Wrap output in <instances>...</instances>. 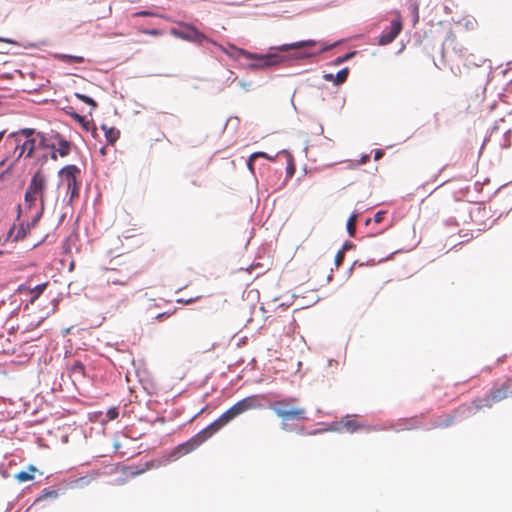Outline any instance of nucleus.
<instances>
[{
  "label": "nucleus",
  "mask_w": 512,
  "mask_h": 512,
  "mask_svg": "<svg viewBox=\"0 0 512 512\" xmlns=\"http://www.w3.org/2000/svg\"><path fill=\"white\" fill-rule=\"evenodd\" d=\"M261 406V396L259 395H251L241 399L191 439L176 446L170 452L169 459L176 460L179 457L194 451L233 419L249 410L258 409Z\"/></svg>",
  "instance_id": "f257e3e1"
},
{
  "label": "nucleus",
  "mask_w": 512,
  "mask_h": 512,
  "mask_svg": "<svg viewBox=\"0 0 512 512\" xmlns=\"http://www.w3.org/2000/svg\"><path fill=\"white\" fill-rule=\"evenodd\" d=\"M261 406V396L259 395H251L241 399L191 439L176 446L170 452L169 459L176 460L179 457L194 451L233 419L249 410L258 409Z\"/></svg>",
  "instance_id": "f03ea898"
},
{
  "label": "nucleus",
  "mask_w": 512,
  "mask_h": 512,
  "mask_svg": "<svg viewBox=\"0 0 512 512\" xmlns=\"http://www.w3.org/2000/svg\"><path fill=\"white\" fill-rule=\"evenodd\" d=\"M327 49V46L318 44L314 40L273 46L265 53L264 64H278L280 62L309 59Z\"/></svg>",
  "instance_id": "7ed1b4c3"
},
{
  "label": "nucleus",
  "mask_w": 512,
  "mask_h": 512,
  "mask_svg": "<svg viewBox=\"0 0 512 512\" xmlns=\"http://www.w3.org/2000/svg\"><path fill=\"white\" fill-rule=\"evenodd\" d=\"M3 147L5 152L0 160V180L14 169L23 156L26 157V149L22 146V139H18L16 135H8Z\"/></svg>",
  "instance_id": "20e7f679"
},
{
  "label": "nucleus",
  "mask_w": 512,
  "mask_h": 512,
  "mask_svg": "<svg viewBox=\"0 0 512 512\" xmlns=\"http://www.w3.org/2000/svg\"><path fill=\"white\" fill-rule=\"evenodd\" d=\"M298 402L296 397H286L274 401L270 408L283 421H304L307 419L306 409Z\"/></svg>",
  "instance_id": "39448f33"
},
{
  "label": "nucleus",
  "mask_w": 512,
  "mask_h": 512,
  "mask_svg": "<svg viewBox=\"0 0 512 512\" xmlns=\"http://www.w3.org/2000/svg\"><path fill=\"white\" fill-rule=\"evenodd\" d=\"M80 173L81 171L76 165H67L59 171L61 183L66 185L69 204L79 197L81 184L78 177Z\"/></svg>",
  "instance_id": "423d86ee"
},
{
  "label": "nucleus",
  "mask_w": 512,
  "mask_h": 512,
  "mask_svg": "<svg viewBox=\"0 0 512 512\" xmlns=\"http://www.w3.org/2000/svg\"><path fill=\"white\" fill-rule=\"evenodd\" d=\"M512 396V378L506 379L499 387H494L484 399H477L473 402L476 409L492 407L494 403L500 402Z\"/></svg>",
  "instance_id": "0eeeda50"
},
{
  "label": "nucleus",
  "mask_w": 512,
  "mask_h": 512,
  "mask_svg": "<svg viewBox=\"0 0 512 512\" xmlns=\"http://www.w3.org/2000/svg\"><path fill=\"white\" fill-rule=\"evenodd\" d=\"M47 184L46 175L42 171L38 170L32 176L27 187L33 194L39 197L40 207L36 212H42V214L44 213L46 206L45 191L47 189Z\"/></svg>",
  "instance_id": "6e6552de"
},
{
  "label": "nucleus",
  "mask_w": 512,
  "mask_h": 512,
  "mask_svg": "<svg viewBox=\"0 0 512 512\" xmlns=\"http://www.w3.org/2000/svg\"><path fill=\"white\" fill-rule=\"evenodd\" d=\"M170 33L182 40L202 44L203 42L208 41L207 37L198 31L195 27L182 24L177 28H171Z\"/></svg>",
  "instance_id": "1a4fd4ad"
},
{
  "label": "nucleus",
  "mask_w": 512,
  "mask_h": 512,
  "mask_svg": "<svg viewBox=\"0 0 512 512\" xmlns=\"http://www.w3.org/2000/svg\"><path fill=\"white\" fill-rule=\"evenodd\" d=\"M223 50L231 61H240L242 59L249 61H265V53H250L234 45H229L228 48Z\"/></svg>",
  "instance_id": "9d476101"
},
{
  "label": "nucleus",
  "mask_w": 512,
  "mask_h": 512,
  "mask_svg": "<svg viewBox=\"0 0 512 512\" xmlns=\"http://www.w3.org/2000/svg\"><path fill=\"white\" fill-rule=\"evenodd\" d=\"M402 30V23L400 19L392 20L390 27H388L386 30L382 32L378 39L379 45H387L391 43L401 32Z\"/></svg>",
  "instance_id": "9b49d317"
},
{
  "label": "nucleus",
  "mask_w": 512,
  "mask_h": 512,
  "mask_svg": "<svg viewBox=\"0 0 512 512\" xmlns=\"http://www.w3.org/2000/svg\"><path fill=\"white\" fill-rule=\"evenodd\" d=\"M42 212H36L26 224L22 223L17 231L16 239H24L34 228L42 217Z\"/></svg>",
  "instance_id": "f8f14e48"
},
{
  "label": "nucleus",
  "mask_w": 512,
  "mask_h": 512,
  "mask_svg": "<svg viewBox=\"0 0 512 512\" xmlns=\"http://www.w3.org/2000/svg\"><path fill=\"white\" fill-rule=\"evenodd\" d=\"M0 43L9 45L7 49H0V54L18 55L21 54V48H28L32 46V44L23 45L8 38H0Z\"/></svg>",
  "instance_id": "ddd939ff"
},
{
  "label": "nucleus",
  "mask_w": 512,
  "mask_h": 512,
  "mask_svg": "<svg viewBox=\"0 0 512 512\" xmlns=\"http://www.w3.org/2000/svg\"><path fill=\"white\" fill-rule=\"evenodd\" d=\"M348 73H349L348 68H344V69L340 70L335 76L332 73H328V74H324L323 78L326 81H333L334 84L339 85L346 81Z\"/></svg>",
  "instance_id": "4468645a"
},
{
  "label": "nucleus",
  "mask_w": 512,
  "mask_h": 512,
  "mask_svg": "<svg viewBox=\"0 0 512 512\" xmlns=\"http://www.w3.org/2000/svg\"><path fill=\"white\" fill-rule=\"evenodd\" d=\"M102 129L109 144L113 145L119 139L120 131L118 129L107 125H102Z\"/></svg>",
  "instance_id": "2eb2a0df"
},
{
  "label": "nucleus",
  "mask_w": 512,
  "mask_h": 512,
  "mask_svg": "<svg viewBox=\"0 0 512 512\" xmlns=\"http://www.w3.org/2000/svg\"><path fill=\"white\" fill-rule=\"evenodd\" d=\"M36 468L33 465L28 466L27 471H20L15 475V479L22 483L26 481H31L34 479V473L36 472Z\"/></svg>",
  "instance_id": "dca6fc26"
},
{
  "label": "nucleus",
  "mask_w": 512,
  "mask_h": 512,
  "mask_svg": "<svg viewBox=\"0 0 512 512\" xmlns=\"http://www.w3.org/2000/svg\"><path fill=\"white\" fill-rule=\"evenodd\" d=\"M341 424L347 431L351 433L363 428V425L359 424L350 416H346L344 419H342Z\"/></svg>",
  "instance_id": "f3484780"
},
{
  "label": "nucleus",
  "mask_w": 512,
  "mask_h": 512,
  "mask_svg": "<svg viewBox=\"0 0 512 512\" xmlns=\"http://www.w3.org/2000/svg\"><path fill=\"white\" fill-rule=\"evenodd\" d=\"M22 146L26 149V158H31L37 148V138L22 139Z\"/></svg>",
  "instance_id": "a211bd4d"
},
{
  "label": "nucleus",
  "mask_w": 512,
  "mask_h": 512,
  "mask_svg": "<svg viewBox=\"0 0 512 512\" xmlns=\"http://www.w3.org/2000/svg\"><path fill=\"white\" fill-rule=\"evenodd\" d=\"M48 285V282L39 284L35 286L34 288H27L28 292L31 294L30 303L33 304L40 295L44 292Z\"/></svg>",
  "instance_id": "6ab92c4d"
},
{
  "label": "nucleus",
  "mask_w": 512,
  "mask_h": 512,
  "mask_svg": "<svg viewBox=\"0 0 512 512\" xmlns=\"http://www.w3.org/2000/svg\"><path fill=\"white\" fill-rule=\"evenodd\" d=\"M39 197L33 194L28 188L25 191L24 195V205L26 209L31 210L36 205V201Z\"/></svg>",
  "instance_id": "aec40b11"
},
{
  "label": "nucleus",
  "mask_w": 512,
  "mask_h": 512,
  "mask_svg": "<svg viewBox=\"0 0 512 512\" xmlns=\"http://www.w3.org/2000/svg\"><path fill=\"white\" fill-rule=\"evenodd\" d=\"M38 132H35L32 128H24L20 129L17 132L10 133L9 135H16L18 139H28V138H36V134Z\"/></svg>",
  "instance_id": "412c9836"
},
{
  "label": "nucleus",
  "mask_w": 512,
  "mask_h": 512,
  "mask_svg": "<svg viewBox=\"0 0 512 512\" xmlns=\"http://www.w3.org/2000/svg\"><path fill=\"white\" fill-rule=\"evenodd\" d=\"M71 144L67 140L60 139L58 147L55 149L61 157H65L70 153Z\"/></svg>",
  "instance_id": "4be33fe9"
},
{
  "label": "nucleus",
  "mask_w": 512,
  "mask_h": 512,
  "mask_svg": "<svg viewBox=\"0 0 512 512\" xmlns=\"http://www.w3.org/2000/svg\"><path fill=\"white\" fill-rule=\"evenodd\" d=\"M113 271H114V269H107L106 270V273H107L106 280H107L108 283H113V284H117V285H126L128 283V281H129V279L131 278V276H130V277H127L125 280L119 279V278L114 277L112 275Z\"/></svg>",
  "instance_id": "5701e85b"
},
{
  "label": "nucleus",
  "mask_w": 512,
  "mask_h": 512,
  "mask_svg": "<svg viewBox=\"0 0 512 512\" xmlns=\"http://www.w3.org/2000/svg\"><path fill=\"white\" fill-rule=\"evenodd\" d=\"M55 60L62 61V62H66V61L83 62L84 58L81 56L59 54V55H55Z\"/></svg>",
  "instance_id": "b1692460"
},
{
  "label": "nucleus",
  "mask_w": 512,
  "mask_h": 512,
  "mask_svg": "<svg viewBox=\"0 0 512 512\" xmlns=\"http://www.w3.org/2000/svg\"><path fill=\"white\" fill-rule=\"evenodd\" d=\"M409 11L413 16V25H416L419 20V7L418 4L414 1H411L408 6Z\"/></svg>",
  "instance_id": "393cba45"
},
{
  "label": "nucleus",
  "mask_w": 512,
  "mask_h": 512,
  "mask_svg": "<svg viewBox=\"0 0 512 512\" xmlns=\"http://www.w3.org/2000/svg\"><path fill=\"white\" fill-rule=\"evenodd\" d=\"M357 214H352L347 221V231L350 236H354L356 230Z\"/></svg>",
  "instance_id": "a878e982"
},
{
  "label": "nucleus",
  "mask_w": 512,
  "mask_h": 512,
  "mask_svg": "<svg viewBox=\"0 0 512 512\" xmlns=\"http://www.w3.org/2000/svg\"><path fill=\"white\" fill-rule=\"evenodd\" d=\"M36 138H37V147L55 149V146L53 144L50 145L49 143H47L46 138L42 133L38 132L36 134Z\"/></svg>",
  "instance_id": "bb28decb"
},
{
  "label": "nucleus",
  "mask_w": 512,
  "mask_h": 512,
  "mask_svg": "<svg viewBox=\"0 0 512 512\" xmlns=\"http://www.w3.org/2000/svg\"><path fill=\"white\" fill-rule=\"evenodd\" d=\"M258 157H263V158H266V159H269V160H273L272 157L268 156L265 152H255L253 153L249 160H248V167L250 170L253 169V161L258 158Z\"/></svg>",
  "instance_id": "cd10ccee"
},
{
  "label": "nucleus",
  "mask_w": 512,
  "mask_h": 512,
  "mask_svg": "<svg viewBox=\"0 0 512 512\" xmlns=\"http://www.w3.org/2000/svg\"><path fill=\"white\" fill-rule=\"evenodd\" d=\"M358 53L356 51H352V52H349V53H346L345 55L343 56H339L335 59L334 63L333 64H342L346 61H349L351 60L354 56H356Z\"/></svg>",
  "instance_id": "c85d7f7f"
},
{
  "label": "nucleus",
  "mask_w": 512,
  "mask_h": 512,
  "mask_svg": "<svg viewBox=\"0 0 512 512\" xmlns=\"http://www.w3.org/2000/svg\"><path fill=\"white\" fill-rule=\"evenodd\" d=\"M454 422V417L452 415H446L445 418L434 425V427H448L452 425Z\"/></svg>",
  "instance_id": "c756f323"
},
{
  "label": "nucleus",
  "mask_w": 512,
  "mask_h": 512,
  "mask_svg": "<svg viewBox=\"0 0 512 512\" xmlns=\"http://www.w3.org/2000/svg\"><path fill=\"white\" fill-rule=\"evenodd\" d=\"M75 96L86 104L91 105L92 107L97 106L96 102L89 96L80 93H75Z\"/></svg>",
  "instance_id": "7c9ffc66"
},
{
  "label": "nucleus",
  "mask_w": 512,
  "mask_h": 512,
  "mask_svg": "<svg viewBox=\"0 0 512 512\" xmlns=\"http://www.w3.org/2000/svg\"><path fill=\"white\" fill-rule=\"evenodd\" d=\"M345 255V247L342 250H339L335 255V265L339 267L344 261Z\"/></svg>",
  "instance_id": "2f4dec72"
},
{
  "label": "nucleus",
  "mask_w": 512,
  "mask_h": 512,
  "mask_svg": "<svg viewBox=\"0 0 512 512\" xmlns=\"http://www.w3.org/2000/svg\"><path fill=\"white\" fill-rule=\"evenodd\" d=\"M58 496V491L54 489H44L42 498H56Z\"/></svg>",
  "instance_id": "473e14b6"
},
{
  "label": "nucleus",
  "mask_w": 512,
  "mask_h": 512,
  "mask_svg": "<svg viewBox=\"0 0 512 512\" xmlns=\"http://www.w3.org/2000/svg\"><path fill=\"white\" fill-rule=\"evenodd\" d=\"M118 415H119V412L116 407L110 408L106 413L108 420H114L118 417Z\"/></svg>",
  "instance_id": "72a5a7b5"
},
{
  "label": "nucleus",
  "mask_w": 512,
  "mask_h": 512,
  "mask_svg": "<svg viewBox=\"0 0 512 512\" xmlns=\"http://www.w3.org/2000/svg\"><path fill=\"white\" fill-rule=\"evenodd\" d=\"M143 33L153 36H158L162 34L161 31L158 29H145L143 30Z\"/></svg>",
  "instance_id": "f704fd0d"
},
{
  "label": "nucleus",
  "mask_w": 512,
  "mask_h": 512,
  "mask_svg": "<svg viewBox=\"0 0 512 512\" xmlns=\"http://www.w3.org/2000/svg\"><path fill=\"white\" fill-rule=\"evenodd\" d=\"M384 215H385V212L384 211H379L377 212L375 215H374V221L376 223H380L383 218H384Z\"/></svg>",
  "instance_id": "c9c22d12"
},
{
  "label": "nucleus",
  "mask_w": 512,
  "mask_h": 512,
  "mask_svg": "<svg viewBox=\"0 0 512 512\" xmlns=\"http://www.w3.org/2000/svg\"><path fill=\"white\" fill-rule=\"evenodd\" d=\"M199 298H200L199 296L195 297V298H190V299L183 298V299H178L177 302L178 303H183V304H191V303H193L194 301H196Z\"/></svg>",
  "instance_id": "e433bc0d"
},
{
  "label": "nucleus",
  "mask_w": 512,
  "mask_h": 512,
  "mask_svg": "<svg viewBox=\"0 0 512 512\" xmlns=\"http://www.w3.org/2000/svg\"><path fill=\"white\" fill-rule=\"evenodd\" d=\"M170 313H167V312H164V313H160L156 316V319L159 320V321H162L168 317H170Z\"/></svg>",
  "instance_id": "4c0bfd02"
},
{
  "label": "nucleus",
  "mask_w": 512,
  "mask_h": 512,
  "mask_svg": "<svg viewBox=\"0 0 512 512\" xmlns=\"http://www.w3.org/2000/svg\"><path fill=\"white\" fill-rule=\"evenodd\" d=\"M73 370H74V371H78V372H83V370H84V366H83L80 362H77V363L73 366Z\"/></svg>",
  "instance_id": "58836bf2"
},
{
  "label": "nucleus",
  "mask_w": 512,
  "mask_h": 512,
  "mask_svg": "<svg viewBox=\"0 0 512 512\" xmlns=\"http://www.w3.org/2000/svg\"><path fill=\"white\" fill-rule=\"evenodd\" d=\"M383 154H384V153H383V151H382V150H379V149H378V150H376V151H375V155H374V159H375V160H379L380 158H382Z\"/></svg>",
  "instance_id": "ea45409f"
},
{
  "label": "nucleus",
  "mask_w": 512,
  "mask_h": 512,
  "mask_svg": "<svg viewBox=\"0 0 512 512\" xmlns=\"http://www.w3.org/2000/svg\"><path fill=\"white\" fill-rule=\"evenodd\" d=\"M72 116H73V118H74V119H76V120H77V121H79V122H82V121H83V117H82V116H80V115H79V114H77V113L72 114Z\"/></svg>",
  "instance_id": "a19ab883"
},
{
  "label": "nucleus",
  "mask_w": 512,
  "mask_h": 512,
  "mask_svg": "<svg viewBox=\"0 0 512 512\" xmlns=\"http://www.w3.org/2000/svg\"><path fill=\"white\" fill-rule=\"evenodd\" d=\"M8 47H9V45L0 43V49H7Z\"/></svg>",
  "instance_id": "79ce46f5"
},
{
  "label": "nucleus",
  "mask_w": 512,
  "mask_h": 512,
  "mask_svg": "<svg viewBox=\"0 0 512 512\" xmlns=\"http://www.w3.org/2000/svg\"><path fill=\"white\" fill-rule=\"evenodd\" d=\"M4 135H5V130L0 131V142L2 141Z\"/></svg>",
  "instance_id": "37998d69"
},
{
  "label": "nucleus",
  "mask_w": 512,
  "mask_h": 512,
  "mask_svg": "<svg viewBox=\"0 0 512 512\" xmlns=\"http://www.w3.org/2000/svg\"><path fill=\"white\" fill-rule=\"evenodd\" d=\"M137 15L146 16V15H148V12L143 11V12L138 13Z\"/></svg>",
  "instance_id": "c03bdc74"
},
{
  "label": "nucleus",
  "mask_w": 512,
  "mask_h": 512,
  "mask_svg": "<svg viewBox=\"0 0 512 512\" xmlns=\"http://www.w3.org/2000/svg\"><path fill=\"white\" fill-rule=\"evenodd\" d=\"M51 157H52V159H54V160H55V159L57 158V157H56V153H55V152H54V153H52V156H51Z\"/></svg>",
  "instance_id": "a18cd8bd"
},
{
  "label": "nucleus",
  "mask_w": 512,
  "mask_h": 512,
  "mask_svg": "<svg viewBox=\"0 0 512 512\" xmlns=\"http://www.w3.org/2000/svg\"><path fill=\"white\" fill-rule=\"evenodd\" d=\"M15 73L18 74L19 76H21V71L15 70Z\"/></svg>",
  "instance_id": "49530a36"
},
{
  "label": "nucleus",
  "mask_w": 512,
  "mask_h": 512,
  "mask_svg": "<svg viewBox=\"0 0 512 512\" xmlns=\"http://www.w3.org/2000/svg\"><path fill=\"white\" fill-rule=\"evenodd\" d=\"M471 25H473V22H470V21L467 22V26H471Z\"/></svg>",
  "instance_id": "de8ad7c7"
},
{
  "label": "nucleus",
  "mask_w": 512,
  "mask_h": 512,
  "mask_svg": "<svg viewBox=\"0 0 512 512\" xmlns=\"http://www.w3.org/2000/svg\"><path fill=\"white\" fill-rule=\"evenodd\" d=\"M471 25H473V22H470V21L467 22V26H471Z\"/></svg>",
  "instance_id": "09e8293b"
},
{
  "label": "nucleus",
  "mask_w": 512,
  "mask_h": 512,
  "mask_svg": "<svg viewBox=\"0 0 512 512\" xmlns=\"http://www.w3.org/2000/svg\"><path fill=\"white\" fill-rule=\"evenodd\" d=\"M444 45L448 46L449 45V40H446Z\"/></svg>",
  "instance_id": "8fccbe9b"
},
{
  "label": "nucleus",
  "mask_w": 512,
  "mask_h": 512,
  "mask_svg": "<svg viewBox=\"0 0 512 512\" xmlns=\"http://www.w3.org/2000/svg\"><path fill=\"white\" fill-rule=\"evenodd\" d=\"M367 159L368 157H363V162H366Z\"/></svg>",
  "instance_id": "3c124183"
}]
</instances>
